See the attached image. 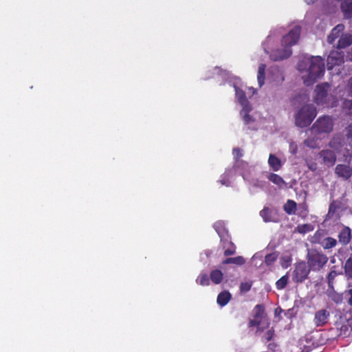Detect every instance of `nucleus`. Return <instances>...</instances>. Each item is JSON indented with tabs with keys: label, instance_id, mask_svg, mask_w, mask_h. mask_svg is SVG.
I'll return each mask as SVG.
<instances>
[{
	"label": "nucleus",
	"instance_id": "7ed1b4c3",
	"mask_svg": "<svg viewBox=\"0 0 352 352\" xmlns=\"http://www.w3.org/2000/svg\"><path fill=\"white\" fill-rule=\"evenodd\" d=\"M316 114V109L313 104L303 105L295 116V123L300 128L306 127L311 123Z\"/></svg>",
	"mask_w": 352,
	"mask_h": 352
},
{
	"label": "nucleus",
	"instance_id": "f257e3e1",
	"mask_svg": "<svg viewBox=\"0 0 352 352\" xmlns=\"http://www.w3.org/2000/svg\"><path fill=\"white\" fill-rule=\"evenodd\" d=\"M309 64L307 76H304V83L307 86L312 85L318 78L324 74V61L320 56H312L306 60Z\"/></svg>",
	"mask_w": 352,
	"mask_h": 352
},
{
	"label": "nucleus",
	"instance_id": "f03ea898",
	"mask_svg": "<svg viewBox=\"0 0 352 352\" xmlns=\"http://www.w3.org/2000/svg\"><path fill=\"white\" fill-rule=\"evenodd\" d=\"M328 146L336 154L341 155L343 161L350 162L352 158V144L348 142L342 133L335 134L329 141Z\"/></svg>",
	"mask_w": 352,
	"mask_h": 352
},
{
	"label": "nucleus",
	"instance_id": "c9c22d12",
	"mask_svg": "<svg viewBox=\"0 0 352 352\" xmlns=\"http://www.w3.org/2000/svg\"><path fill=\"white\" fill-rule=\"evenodd\" d=\"M196 282L200 285L208 286L210 284V278L205 273L200 274L199 276L197 277Z\"/></svg>",
	"mask_w": 352,
	"mask_h": 352
},
{
	"label": "nucleus",
	"instance_id": "58836bf2",
	"mask_svg": "<svg viewBox=\"0 0 352 352\" xmlns=\"http://www.w3.org/2000/svg\"><path fill=\"white\" fill-rule=\"evenodd\" d=\"M343 110L346 115L352 118V100H346L343 103Z\"/></svg>",
	"mask_w": 352,
	"mask_h": 352
},
{
	"label": "nucleus",
	"instance_id": "a18cd8bd",
	"mask_svg": "<svg viewBox=\"0 0 352 352\" xmlns=\"http://www.w3.org/2000/svg\"><path fill=\"white\" fill-rule=\"evenodd\" d=\"M345 89L348 95L352 97V77L348 80Z\"/></svg>",
	"mask_w": 352,
	"mask_h": 352
},
{
	"label": "nucleus",
	"instance_id": "473e14b6",
	"mask_svg": "<svg viewBox=\"0 0 352 352\" xmlns=\"http://www.w3.org/2000/svg\"><path fill=\"white\" fill-rule=\"evenodd\" d=\"M344 270L346 276L352 279V254L346 261Z\"/></svg>",
	"mask_w": 352,
	"mask_h": 352
},
{
	"label": "nucleus",
	"instance_id": "5fc2aeb1",
	"mask_svg": "<svg viewBox=\"0 0 352 352\" xmlns=\"http://www.w3.org/2000/svg\"><path fill=\"white\" fill-rule=\"evenodd\" d=\"M283 311V309L280 307H278L275 309V314L279 315Z\"/></svg>",
	"mask_w": 352,
	"mask_h": 352
},
{
	"label": "nucleus",
	"instance_id": "c756f323",
	"mask_svg": "<svg viewBox=\"0 0 352 352\" xmlns=\"http://www.w3.org/2000/svg\"><path fill=\"white\" fill-rule=\"evenodd\" d=\"M252 108L250 106L248 107H243V109L241 111V114H243V120L245 124H248L250 122H254L253 118L250 115V112L251 111Z\"/></svg>",
	"mask_w": 352,
	"mask_h": 352
},
{
	"label": "nucleus",
	"instance_id": "37998d69",
	"mask_svg": "<svg viewBox=\"0 0 352 352\" xmlns=\"http://www.w3.org/2000/svg\"><path fill=\"white\" fill-rule=\"evenodd\" d=\"M274 336V331L273 329L267 330L264 336V339L266 342L270 341Z\"/></svg>",
	"mask_w": 352,
	"mask_h": 352
},
{
	"label": "nucleus",
	"instance_id": "3c124183",
	"mask_svg": "<svg viewBox=\"0 0 352 352\" xmlns=\"http://www.w3.org/2000/svg\"><path fill=\"white\" fill-rule=\"evenodd\" d=\"M283 259H285V262L287 263V264L285 266V267H287V266H288L289 265H290V263H291V261H292V258H291V257L287 256V257H285V258H283Z\"/></svg>",
	"mask_w": 352,
	"mask_h": 352
},
{
	"label": "nucleus",
	"instance_id": "49530a36",
	"mask_svg": "<svg viewBox=\"0 0 352 352\" xmlns=\"http://www.w3.org/2000/svg\"><path fill=\"white\" fill-rule=\"evenodd\" d=\"M307 166L308 168L311 171L316 170V169L318 168L317 164L312 161H307Z\"/></svg>",
	"mask_w": 352,
	"mask_h": 352
},
{
	"label": "nucleus",
	"instance_id": "6e6552de",
	"mask_svg": "<svg viewBox=\"0 0 352 352\" xmlns=\"http://www.w3.org/2000/svg\"><path fill=\"white\" fill-rule=\"evenodd\" d=\"M330 85L327 82L321 83L316 86L315 89L314 101L318 105H327L328 91Z\"/></svg>",
	"mask_w": 352,
	"mask_h": 352
},
{
	"label": "nucleus",
	"instance_id": "ddd939ff",
	"mask_svg": "<svg viewBox=\"0 0 352 352\" xmlns=\"http://www.w3.org/2000/svg\"><path fill=\"white\" fill-rule=\"evenodd\" d=\"M337 327L340 336L344 338L352 336V317L343 322L337 323Z\"/></svg>",
	"mask_w": 352,
	"mask_h": 352
},
{
	"label": "nucleus",
	"instance_id": "423d86ee",
	"mask_svg": "<svg viewBox=\"0 0 352 352\" xmlns=\"http://www.w3.org/2000/svg\"><path fill=\"white\" fill-rule=\"evenodd\" d=\"M311 269L305 261L296 263L293 272L292 280L294 283H302L308 278Z\"/></svg>",
	"mask_w": 352,
	"mask_h": 352
},
{
	"label": "nucleus",
	"instance_id": "4c0bfd02",
	"mask_svg": "<svg viewBox=\"0 0 352 352\" xmlns=\"http://www.w3.org/2000/svg\"><path fill=\"white\" fill-rule=\"evenodd\" d=\"M304 144L310 148H318V140L314 138H308L304 140Z\"/></svg>",
	"mask_w": 352,
	"mask_h": 352
},
{
	"label": "nucleus",
	"instance_id": "864d4df0",
	"mask_svg": "<svg viewBox=\"0 0 352 352\" xmlns=\"http://www.w3.org/2000/svg\"><path fill=\"white\" fill-rule=\"evenodd\" d=\"M248 167V165L246 166L245 164H239V167H234L236 170H238L239 168L245 169Z\"/></svg>",
	"mask_w": 352,
	"mask_h": 352
},
{
	"label": "nucleus",
	"instance_id": "a878e982",
	"mask_svg": "<svg viewBox=\"0 0 352 352\" xmlns=\"http://www.w3.org/2000/svg\"><path fill=\"white\" fill-rule=\"evenodd\" d=\"M223 278V274L219 270H212L210 274V279L215 284L218 285L221 283Z\"/></svg>",
	"mask_w": 352,
	"mask_h": 352
},
{
	"label": "nucleus",
	"instance_id": "1a4fd4ad",
	"mask_svg": "<svg viewBox=\"0 0 352 352\" xmlns=\"http://www.w3.org/2000/svg\"><path fill=\"white\" fill-rule=\"evenodd\" d=\"M318 156L322 159V163L331 167L334 166L336 162V153L331 149H322L318 153Z\"/></svg>",
	"mask_w": 352,
	"mask_h": 352
},
{
	"label": "nucleus",
	"instance_id": "79ce46f5",
	"mask_svg": "<svg viewBox=\"0 0 352 352\" xmlns=\"http://www.w3.org/2000/svg\"><path fill=\"white\" fill-rule=\"evenodd\" d=\"M336 276H337V273L334 270L331 271L328 274L327 278L328 285L329 287H333V280Z\"/></svg>",
	"mask_w": 352,
	"mask_h": 352
},
{
	"label": "nucleus",
	"instance_id": "de8ad7c7",
	"mask_svg": "<svg viewBox=\"0 0 352 352\" xmlns=\"http://www.w3.org/2000/svg\"><path fill=\"white\" fill-rule=\"evenodd\" d=\"M348 294L349 296L347 302L350 306V309L352 311V289H349Z\"/></svg>",
	"mask_w": 352,
	"mask_h": 352
},
{
	"label": "nucleus",
	"instance_id": "2eb2a0df",
	"mask_svg": "<svg viewBox=\"0 0 352 352\" xmlns=\"http://www.w3.org/2000/svg\"><path fill=\"white\" fill-rule=\"evenodd\" d=\"M335 173L344 180L349 179L352 176V168L346 164H338L335 168Z\"/></svg>",
	"mask_w": 352,
	"mask_h": 352
},
{
	"label": "nucleus",
	"instance_id": "b1692460",
	"mask_svg": "<svg viewBox=\"0 0 352 352\" xmlns=\"http://www.w3.org/2000/svg\"><path fill=\"white\" fill-rule=\"evenodd\" d=\"M267 179L273 184L277 185L280 188L286 186V182L284 181V179L277 174L270 173L267 175Z\"/></svg>",
	"mask_w": 352,
	"mask_h": 352
},
{
	"label": "nucleus",
	"instance_id": "39448f33",
	"mask_svg": "<svg viewBox=\"0 0 352 352\" xmlns=\"http://www.w3.org/2000/svg\"><path fill=\"white\" fill-rule=\"evenodd\" d=\"M333 129V122L329 116L318 118L311 126V132L314 134L330 133Z\"/></svg>",
	"mask_w": 352,
	"mask_h": 352
},
{
	"label": "nucleus",
	"instance_id": "bb28decb",
	"mask_svg": "<svg viewBox=\"0 0 352 352\" xmlns=\"http://www.w3.org/2000/svg\"><path fill=\"white\" fill-rule=\"evenodd\" d=\"M265 68L266 66L265 64H261L258 66V74H257V80L259 87H261L265 83Z\"/></svg>",
	"mask_w": 352,
	"mask_h": 352
},
{
	"label": "nucleus",
	"instance_id": "20e7f679",
	"mask_svg": "<svg viewBox=\"0 0 352 352\" xmlns=\"http://www.w3.org/2000/svg\"><path fill=\"white\" fill-rule=\"evenodd\" d=\"M328 262V257L323 252L315 249L308 251L307 263L311 270L320 271Z\"/></svg>",
	"mask_w": 352,
	"mask_h": 352
},
{
	"label": "nucleus",
	"instance_id": "6ab92c4d",
	"mask_svg": "<svg viewBox=\"0 0 352 352\" xmlns=\"http://www.w3.org/2000/svg\"><path fill=\"white\" fill-rule=\"evenodd\" d=\"M232 295L230 292L225 290L218 294L217 302L220 307H224L230 301Z\"/></svg>",
	"mask_w": 352,
	"mask_h": 352
},
{
	"label": "nucleus",
	"instance_id": "7c9ffc66",
	"mask_svg": "<svg viewBox=\"0 0 352 352\" xmlns=\"http://www.w3.org/2000/svg\"><path fill=\"white\" fill-rule=\"evenodd\" d=\"M236 96L238 98L239 103L243 106V107L250 106L247 99L245 93L243 90L236 89Z\"/></svg>",
	"mask_w": 352,
	"mask_h": 352
},
{
	"label": "nucleus",
	"instance_id": "e433bc0d",
	"mask_svg": "<svg viewBox=\"0 0 352 352\" xmlns=\"http://www.w3.org/2000/svg\"><path fill=\"white\" fill-rule=\"evenodd\" d=\"M254 318L261 319L265 313V307L263 305H256L254 309Z\"/></svg>",
	"mask_w": 352,
	"mask_h": 352
},
{
	"label": "nucleus",
	"instance_id": "c85d7f7f",
	"mask_svg": "<svg viewBox=\"0 0 352 352\" xmlns=\"http://www.w3.org/2000/svg\"><path fill=\"white\" fill-rule=\"evenodd\" d=\"M245 262L244 258L241 256H238L236 257L227 258L225 259L222 263L223 265L228 264H235L236 265H243Z\"/></svg>",
	"mask_w": 352,
	"mask_h": 352
},
{
	"label": "nucleus",
	"instance_id": "4468645a",
	"mask_svg": "<svg viewBox=\"0 0 352 352\" xmlns=\"http://www.w3.org/2000/svg\"><path fill=\"white\" fill-rule=\"evenodd\" d=\"M338 242L342 245H347L352 239L351 229L346 226H342L338 234Z\"/></svg>",
	"mask_w": 352,
	"mask_h": 352
},
{
	"label": "nucleus",
	"instance_id": "09e8293b",
	"mask_svg": "<svg viewBox=\"0 0 352 352\" xmlns=\"http://www.w3.org/2000/svg\"><path fill=\"white\" fill-rule=\"evenodd\" d=\"M277 346H278L277 344L274 342L270 343L267 346L268 349L273 352H277L276 351Z\"/></svg>",
	"mask_w": 352,
	"mask_h": 352
},
{
	"label": "nucleus",
	"instance_id": "9b49d317",
	"mask_svg": "<svg viewBox=\"0 0 352 352\" xmlns=\"http://www.w3.org/2000/svg\"><path fill=\"white\" fill-rule=\"evenodd\" d=\"M282 49H276L270 54V58L273 61L283 60L289 58L292 53V49L288 47L282 46Z\"/></svg>",
	"mask_w": 352,
	"mask_h": 352
},
{
	"label": "nucleus",
	"instance_id": "412c9836",
	"mask_svg": "<svg viewBox=\"0 0 352 352\" xmlns=\"http://www.w3.org/2000/svg\"><path fill=\"white\" fill-rule=\"evenodd\" d=\"M268 164L270 167L274 171L279 170L282 167L280 160L274 154H270L268 158Z\"/></svg>",
	"mask_w": 352,
	"mask_h": 352
},
{
	"label": "nucleus",
	"instance_id": "f8f14e48",
	"mask_svg": "<svg viewBox=\"0 0 352 352\" xmlns=\"http://www.w3.org/2000/svg\"><path fill=\"white\" fill-rule=\"evenodd\" d=\"M330 313L327 309H322L315 312L314 323L316 327L324 326L329 320Z\"/></svg>",
	"mask_w": 352,
	"mask_h": 352
},
{
	"label": "nucleus",
	"instance_id": "aec40b11",
	"mask_svg": "<svg viewBox=\"0 0 352 352\" xmlns=\"http://www.w3.org/2000/svg\"><path fill=\"white\" fill-rule=\"evenodd\" d=\"M344 29V26L342 24H338L335 28H333L330 33V34L328 36L327 41L332 44L335 40L339 37L341 32H343Z\"/></svg>",
	"mask_w": 352,
	"mask_h": 352
},
{
	"label": "nucleus",
	"instance_id": "a19ab883",
	"mask_svg": "<svg viewBox=\"0 0 352 352\" xmlns=\"http://www.w3.org/2000/svg\"><path fill=\"white\" fill-rule=\"evenodd\" d=\"M346 140L352 144V124H349L344 130Z\"/></svg>",
	"mask_w": 352,
	"mask_h": 352
},
{
	"label": "nucleus",
	"instance_id": "2f4dec72",
	"mask_svg": "<svg viewBox=\"0 0 352 352\" xmlns=\"http://www.w3.org/2000/svg\"><path fill=\"white\" fill-rule=\"evenodd\" d=\"M260 215L265 222L274 221L272 218V211L267 207H265L261 210Z\"/></svg>",
	"mask_w": 352,
	"mask_h": 352
},
{
	"label": "nucleus",
	"instance_id": "c03bdc74",
	"mask_svg": "<svg viewBox=\"0 0 352 352\" xmlns=\"http://www.w3.org/2000/svg\"><path fill=\"white\" fill-rule=\"evenodd\" d=\"M261 324V320L258 318H255L250 320L248 322L249 327H258Z\"/></svg>",
	"mask_w": 352,
	"mask_h": 352
},
{
	"label": "nucleus",
	"instance_id": "8fccbe9b",
	"mask_svg": "<svg viewBox=\"0 0 352 352\" xmlns=\"http://www.w3.org/2000/svg\"><path fill=\"white\" fill-rule=\"evenodd\" d=\"M308 228H309V226L307 224H305L302 226V228H300V226L298 227V232H300V233H304V232H306L307 231H308Z\"/></svg>",
	"mask_w": 352,
	"mask_h": 352
},
{
	"label": "nucleus",
	"instance_id": "f704fd0d",
	"mask_svg": "<svg viewBox=\"0 0 352 352\" xmlns=\"http://www.w3.org/2000/svg\"><path fill=\"white\" fill-rule=\"evenodd\" d=\"M278 257V254L276 252H274L270 254H267L265 256V263L267 266H270L274 264V263L277 260Z\"/></svg>",
	"mask_w": 352,
	"mask_h": 352
},
{
	"label": "nucleus",
	"instance_id": "cd10ccee",
	"mask_svg": "<svg viewBox=\"0 0 352 352\" xmlns=\"http://www.w3.org/2000/svg\"><path fill=\"white\" fill-rule=\"evenodd\" d=\"M339 208L338 204L335 201H333L329 206V210L327 214V219H331L336 217V219L338 218L337 210Z\"/></svg>",
	"mask_w": 352,
	"mask_h": 352
},
{
	"label": "nucleus",
	"instance_id": "f3484780",
	"mask_svg": "<svg viewBox=\"0 0 352 352\" xmlns=\"http://www.w3.org/2000/svg\"><path fill=\"white\" fill-rule=\"evenodd\" d=\"M317 233H318V232L315 234V235L314 236L313 242L314 243H319L322 246V248L324 249H325V250L331 249V248L336 247V245L338 244L337 240L331 236H327V237L323 239L321 242H320L317 239Z\"/></svg>",
	"mask_w": 352,
	"mask_h": 352
},
{
	"label": "nucleus",
	"instance_id": "a211bd4d",
	"mask_svg": "<svg viewBox=\"0 0 352 352\" xmlns=\"http://www.w3.org/2000/svg\"><path fill=\"white\" fill-rule=\"evenodd\" d=\"M340 8L344 19L352 18V0H343L340 3Z\"/></svg>",
	"mask_w": 352,
	"mask_h": 352
},
{
	"label": "nucleus",
	"instance_id": "5701e85b",
	"mask_svg": "<svg viewBox=\"0 0 352 352\" xmlns=\"http://www.w3.org/2000/svg\"><path fill=\"white\" fill-rule=\"evenodd\" d=\"M352 44V35H343L338 40L337 47L338 49H344Z\"/></svg>",
	"mask_w": 352,
	"mask_h": 352
},
{
	"label": "nucleus",
	"instance_id": "603ef678",
	"mask_svg": "<svg viewBox=\"0 0 352 352\" xmlns=\"http://www.w3.org/2000/svg\"><path fill=\"white\" fill-rule=\"evenodd\" d=\"M305 61V60H302L298 63V70L302 71L303 69L302 66H303Z\"/></svg>",
	"mask_w": 352,
	"mask_h": 352
},
{
	"label": "nucleus",
	"instance_id": "72a5a7b5",
	"mask_svg": "<svg viewBox=\"0 0 352 352\" xmlns=\"http://www.w3.org/2000/svg\"><path fill=\"white\" fill-rule=\"evenodd\" d=\"M289 280V276L288 273H287L285 275L283 276L281 278H280L276 283V289L278 290L284 289Z\"/></svg>",
	"mask_w": 352,
	"mask_h": 352
},
{
	"label": "nucleus",
	"instance_id": "dca6fc26",
	"mask_svg": "<svg viewBox=\"0 0 352 352\" xmlns=\"http://www.w3.org/2000/svg\"><path fill=\"white\" fill-rule=\"evenodd\" d=\"M217 231L221 238V241L223 243V248L224 249V256H228L234 254L236 252L235 245L230 241V239H223L221 232L217 230Z\"/></svg>",
	"mask_w": 352,
	"mask_h": 352
},
{
	"label": "nucleus",
	"instance_id": "4be33fe9",
	"mask_svg": "<svg viewBox=\"0 0 352 352\" xmlns=\"http://www.w3.org/2000/svg\"><path fill=\"white\" fill-rule=\"evenodd\" d=\"M284 211L289 215L295 214L297 210V204L292 199H288L283 206Z\"/></svg>",
	"mask_w": 352,
	"mask_h": 352
},
{
	"label": "nucleus",
	"instance_id": "9d476101",
	"mask_svg": "<svg viewBox=\"0 0 352 352\" xmlns=\"http://www.w3.org/2000/svg\"><path fill=\"white\" fill-rule=\"evenodd\" d=\"M344 53L338 51H331L327 56V68L332 69L336 65H340L344 63Z\"/></svg>",
	"mask_w": 352,
	"mask_h": 352
},
{
	"label": "nucleus",
	"instance_id": "393cba45",
	"mask_svg": "<svg viewBox=\"0 0 352 352\" xmlns=\"http://www.w3.org/2000/svg\"><path fill=\"white\" fill-rule=\"evenodd\" d=\"M232 154L235 160L234 167H239V164H245L246 166H248V163L246 162L240 160L243 155V153L239 148H234L232 150Z\"/></svg>",
	"mask_w": 352,
	"mask_h": 352
},
{
	"label": "nucleus",
	"instance_id": "0eeeda50",
	"mask_svg": "<svg viewBox=\"0 0 352 352\" xmlns=\"http://www.w3.org/2000/svg\"><path fill=\"white\" fill-rule=\"evenodd\" d=\"M300 32V26H294L286 35L283 36L281 40V45L288 47L291 49L292 46L296 45L298 42Z\"/></svg>",
	"mask_w": 352,
	"mask_h": 352
},
{
	"label": "nucleus",
	"instance_id": "ea45409f",
	"mask_svg": "<svg viewBox=\"0 0 352 352\" xmlns=\"http://www.w3.org/2000/svg\"><path fill=\"white\" fill-rule=\"evenodd\" d=\"M252 283H253L251 280L241 283L240 287H239L241 293L245 294V293H247L248 292H249L251 289Z\"/></svg>",
	"mask_w": 352,
	"mask_h": 352
}]
</instances>
